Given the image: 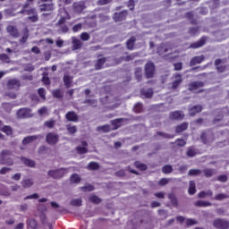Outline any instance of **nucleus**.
I'll return each instance as SVG.
<instances>
[{
	"instance_id": "nucleus-1",
	"label": "nucleus",
	"mask_w": 229,
	"mask_h": 229,
	"mask_svg": "<svg viewBox=\"0 0 229 229\" xmlns=\"http://www.w3.org/2000/svg\"><path fill=\"white\" fill-rule=\"evenodd\" d=\"M13 151L11 149H2L0 151V164L2 165H13Z\"/></svg>"
},
{
	"instance_id": "nucleus-2",
	"label": "nucleus",
	"mask_w": 229,
	"mask_h": 229,
	"mask_svg": "<svg viewBox=\"0 0 229 229\" xmlns=\"http://www.w3.org/2000/svg\"><path fill=\"white\" fill-rule=\"evenodd\" d=\"M68 170L66 168L51 169L47 172L48 178L53 180H60L67 174Z\"/></svg>"
},
{
	"instance_id": "nucleus-3",
	"label": "nucleus",
	"mask_w": 229,
	"mask_h": 229,
	"mask_svg": "<svg viewBox=\"0 0 229 229\" xmlns=\"http://www.w3.org/2000/svg\"><path fill=\"white\" fill-rule=\"evenodd\" d=\"M58 140H60V136L56 132H48L46 137V141L47 144H50L51 146H55V144H58Z\"/></svg>"
},
{
	"instance_id": "nucleus-4",
	"label": "nucleus",
	"mask_w": 229,
	"mask_h": 229,
	"mask_svg": "<svg viewBox=\"0 0 229 229\" xmlns=\"http://www.w3.org/2000/svg\"><path fill=\"white\" fill-rule=\"evenodd\" d=\"M145 76L148 79H151L155 76V64L148 62L145 64Z\"/></svg>"
},
{
	"instance_id": "nucleus-5",
	"label": "nucleus",
	"mask_w": 229,
	"mask_h": 229,
	"mask_svg": "<svg viewBox=\"0 0 229 229\" xmlns=\"http://www.w3.org/2000/svg\"><path fill=\"white\" fill-rule=\"evenodd\" d=\"M213 226L218 229H228L229 228V222L223 219H216L213 222Z\"/></svg>"
},
{
	"instance_id": "nucleus-6",
	"label": "nucleus",
	"mask_w": 229,
	"mask_h": 229,
	"mask_svg": "<svg viewBox=\"0 0 229 229\" xmlns=\"http://www.w3.org/2000/svg\"><path fill=\"white\" fill-rule=\"evenodd\" d=\"M17 116L19 119H28V117H31V109L30 108H21L17 111Z\"/></svg>"
},
{
	"instance_id": "nucleus-7",
	"label": "nucleus",
	"mask_w": 229,
	"mask_h": 229,
	"mask_svg": "<svg viewBox=\"0 0 229 229\" xmlns=\"http://www.w3.org/2000/svg\"><path fill=\"white\" fill-rule=\"evenodd\" d=\"M182 81L183 80L182 79V76L180 74L174 75V81H172V83H170V89H172V90H176V89H178V87L182 85Z\"/></svg>"
},
{
	"instance_id": "nucleus-8",
	"label": "nucleus",
	"mask_w": 229,
	"mask_h": 229,
	"mask_svg": "<svg viewBox=\"0 0 229 229\" xmlns=\"http://www.w3.org/2000/svg\"><path fill=\"white\" fill-rule=\"evenodd\" d=\"M19 87H21V81L17 79H11L7 82V88L9 90H19Z\"/></svg>"
},
{
	"instance_id": "nucleus-9",
	"label": "nucleus",
	"mask_w": 229,
	"mask_h": 229,
	"mask_svg": "<svg viewBox=\"0 0 229 229\" xmlns=\"http://www.w3.org/2000/svg\"><path fill=\"white\" fill-rule=\"evenodd\" d=\"M127 16H128V11L123 10L120 13H114L113 19L114 22H121V21H124V19H126Z\"/></svg>"
},
{
	"instance_id": "nucleus-10",
	"label": "nucleus",
	"mask_w": 229,
	"mask_h": 229,
	"mask_svg": "<svg viewBox=\"0 0 229 229\" xmlns=\"http://www.w3.org/2000/svg\"><path fill=\"white\" fill-rule=\"evenodd\" d=\"M201 87H205V82L201 81H193L188 85V90L192 92L194 90H198V89H201Z\"/></svg>"
},
{
	"instance_id": "nucleus-11",
	"label": "nucleus",
	"mask_w": 229,
	"mask_h": 229,
	"mask_svg": "<svg viewBox=\"0 0 229 229\" xmlns=\"http://www.w3.org/2000/svg\"><path fill=\"white\" fill-rule=\"evenodd\" d=\"M83 47V42L78 39L76 37L72 38V51H78Z\"/></svg>"
},
{
	"instance_id": "nucleus-12",
	"label": "nucleus",
	"mask_w": 229,
	"mask_h": 229,
	"mask_svg": "<svg viewBox=\"0 0 229 229\" xmlns=\"http://www.w3.org/2000/svg\"><path fill=\"white\" fill-rule=\"evenodd\" d=\"M200 139L204 144H210V142H214V134L210 132H203Z\"/></svg>"
},
{
	"instance_id": "nucleus-13",
	"label": "nucleus",
	"mask_w": 229,
	"mask_h": 229,
	"mask_svg": "<svg viewBox=\"0 0 229 229\" xmlns=\"http://www.w3.org/2000/svg\"><path fill=\"white\" fill-rule=\"evenodd\" d=\"M6 31L11 35V37H13V38H19L21 36V34H19V30L13 25L7 26Z\"/></svg>"
},
{
	"instance_id": "nucleus-14",
	"label": "nucleus",
	"mask_w": 229,
	"mask_h": 229,
	"mask_svg": "<svg viewBox=\"0 0 229 229\" xmlns=\"http://www.w3.org/2000/svg\"><path fill=\"white\" fill-rule=\"evenodd\" d=\"M185 117V114H183V112L181 111H174L170 113V119L173 121H182Z\"/></svg>"
},
{
	"instance_id": "nucleus-15",
	"label": "nucleus",
	"mask_w": 229,
	"mask_h": 229,
	"mask_svg": "<svg viewBox=\"0 0 229 229\" xmlns=\"http://www.w3.org/2000/svg\"><path fill=\"white\" fill-rule=\"evenodd\" d=\"M37 139H42V135H32V136L25 137L22 140V144L23 146H28V144H30V142H35Z\"/></svg>"
},
{
	"instance_id": "nucleus-16",
	"label": "nucleus",
	"mask_w": 229,
	"mask_h": 229,
	"mask_svg": "<svg viewBox=\"0 0 229 229\" xmlns=\"http://www.w3.org/2000/svg\"><path fill=\"white\" fill-rule=\"evenodd\" d=\"M21 183L23 189H30V187H33V185H35V181H33V179L31 178H24L21 180Z\"/></svg>"
},
{
	"instance_id": "nucleus-17",
	"label": "nucleus",
	"mask_w": 229,
	"mask_h": 229,
	"mask_svg": "<svg viewBox=\"0 0 229 229\" xmlns=\"http://www.w3.org/2000/svg\"><path fill=\"white\" fill-rule=\"evenodd\" d=\"M65 119H67L68 121L72 122V123H78L80 116H78V114H76L74 113V111H69L66 114H65Z\"/></svg>"
},
{
	"instance_id": "nucleus-18",
	"label": "nucleus",
	"mask_w": 229,
	"mask_h": 229,
	"mask_svg": "<svg viewBox=\"0 0 229 229\" xmlns=\"http://www.w3.org/2000/svg\"><path fill=\"white\" fill-rule=\"evenodd\" d=\"M87 8L85 6V3L83 2H76L73 4V10L76 13H81L83 10Z\"/></svg>"
},
{
	"instance_id": "nucleus-19",
	"label": "nucleus",
	"mask_w": 229,
	"mask_h": 229,
	"mask_svg": "<svg viewBox=\"0 0 229 229\" xmlns=\"http://www.w3.org/2000/svg\"><path fill=\"white\" fill-rule=\"evenodd\" d=\"M204 61H205V55L194 56L193 58H191L190 62V65L191 67H192L194 65H198V64H201Z\"/></svg>"
},
{
	"instance_id": "nucleus-20",
	"label": "nucleus",
	"mask_w": 229,
	"mask_h": 229,
	"mask_svg": "<svg viewBox=\"0 0 229 229\" xmlns=\"http://www.w3.org/2000/svg\"><path fill=\"white\" fill-rule=\"evenodd\" d=\"M72 80L73 77L68 74H64V78H63V81L64 83V87H66V89H71V87L72 86Z\"/></svg>"
},
{
	"instance_id": "nucleus-21",
	"label": "nucleus",
	"mask_w": 229,
	"mask_h": 229,
	"mask_svg": "<svg viewBox=\"0 0 229 229\" xmlns=\"http://www.w3.org/2000/svg\"><path fill=\"white\" fill-rule=\"evenodd\" d=\"M207 44V39L205 38H201L199 40H198L195 43H192L190 47L191 49H198V47H203Z\"/></svg>"
},
{
	"instance_id": "nucleus-22",
	"label": "nucleus",
	"mask_w": 229,
	"mask_h": 229,
	"mask_svg": "<svg viewBox=\"0 0 229 229\" xmlns=\"http://www.w3.org/2000/svg\"><path fill=\"white\" fill-rule=\"evenodd\" d=\"M87 146H89V144L87 143V141H82L81 142V146H78L76 148L77 152L80 155H85V153H87L89 151V149L87 148Z\"/></svg>"
},
{
	"instance_id": "nucleus-23",
	"label": "nucleus",
	"mask_w": 229,
	"mask_h": 229,
	"mask_svg": "<svg viewBox=\"0 0 229 229\" xmlns=\"http://www.w3.org/2000/svg\"><path fill=\"white\" fill-rule=\"evenodd\" d=\"M201 110H203V107L201 106V105H197L190 108L189 114L191 117H194V115H196V114H199Z\"/></svg>"
},
{
	"instance_id": "nucleus-24",
	"label": "nucleus",
	"mask_w": 229,
	"mask_h": 229,
	"mask_svg": "<svg viewBox=\"0 0 229 229\" xmlns=\"http://www.w3.org/2000/svg\"><path fill=\"white\" fill-rule=\"evenodd\" d=\"M106 64V57L98 58L97 63L95 64L96 71H101L103 69V65Z\"/></svg>"
},
{
	"instance_id": "nucleus-25",
	"label": "nucleus",
	"mask_w": 229,
	"mask_h": 229,
	"mask_svg": "<svg viewBox=\"0 0 229 229\" xmlns=\"http://www.w3.org/2000/svg\"><path fill=\"white\" fill-rule=\"evenodd\" d=\"M206 178H212L215 174H217V171L212 168H206L202 171Z\"/></svg>"
},
{
	"instance_id": "nucleus-26",
	"label": "nucleus",
	"mask_w": 229,
	"mask_h": 229,
	"mask_svg": "<svg viewBox=\"0 0 229 229\" xmlns=\"http://www.w3.org/2000/svg\"><path fill=\"white\" fill-rule=\"evenodd\" d=\"M55 5L53 4H39L40 12H53Z\"/></svg>"
},
{
	"instance_id": "nucleus-27",
	"label": "nucleus",
	"mask_w": 229,
	"mask_h": 229,
	"mask_svg": "<svg viewBox=\"0 0 229 229\" xmlns=\"http://www.w3.org/2000/svg\"><path fill=\"white\" fill-rule=\"evenodd\" d=\"M139 56V53H132L127 56H121L120 62H131L134 58H137Z\"/></svg>"
},
{
	"instance_id": "nucleus-28",
	"label": "nucleus",
	"mask_w": 229,
	"mask_h": 229,
	"mask_svg": "<svg viewBox=\"0 0 229 229\" xmlns=\"http://www.w3.org/2000/svg\"><path fill=\"white\" fill-rule=\"evenodd\" d=\"M0 196H12V192H10V190H8L6 185L0 184Z\"/></svg>"
},
{
	"instance_id": "nucleus-29",
	"label": "nucleus",
	"mask_w": 229,
	"mask_h": 229,
	"mask_svg": "<svg viewBox=\"0 0 229 229\" xmlns=\"http://www.w3.org/2000/svg\"><path fill=\"white\" fill-rule=\"evenodd\" d=\"M137 41V38L135 37H131L130 39L126 42V47L129 49V51H133V47H135V42Z\"/></svg>"
},
{
	"instance_id": "nucleus-30",
	"label": "nucleus",
	"mask_w": 229,
	"mask_h": 229,
	"mask_svg": "<svg viewBox=\"0 0 229 229\" xmlns=\"http://www.w3.org/2000/svg\"><path fill=\"white\" fill-rule=\"evenodd\" d=\"M124 121H125L124 118H117V119L112 120L111 124L114 126V130H117L121 128V124L122 123H124Z\"/></svg>"
},
{
	"instance_id": "nucleus-31",
	"label": "nucleus",
	"mask_w": 229,
	"mask_h": 229,
	"mask_svg": "<svg viewBox=\"0 0 229 229\" xmlns=\"http://www.w3.org/2000/svg\"><path fill=\"white\" fill-rule=\"evenodd\" d=\"M20 160L28 167H35V161L31 160V159H28L25 157H21Z\"/></svg>"
},
{
	"instance_id": "nucleus-32",
	"label": "nucleus",
	"mask_w": 229,
	"mask_h": 229,
	"mask_svg": "<svg viewBox=\"0 0 229 229\" xmlns=\"http://www.w3.org/2000/svg\"><path fill=\"white\" fill-rule=\"evenodd\" d=\"M188 192L191 196H194V194H196V182L194 181L189 182Z\"/></svg>"
},
{
	"instance_id": "nucleus-33",
	"label": "nucleus",
	"mask_w": 229,
	"mask_h": 229,
	"mask_svg": "<svg viewBox=\"0 0 229 229\" xmlns=\"http://www.w3.org/2000/svg\"><path fill=\"white\" fill-rule=\"evenodd\" d=\"M97 131H102L103 133H108L112 131V127L108 124L97 127Z\"/></svg>"
},
{
	"instance_id": "nucleus-34",
	"label": "nucleus",
	"mask_w": 229,
	"mask_h": 229,
	"mask_svg": "<svg viewBox=\"0 0 229 229\" xmlns=\"http://www.w3.org/2000/svg\"><path fill=\"white\" fill-rule=\"evenodd\" d=\"M187 128H189V123H182V124L176 126L175 131L176 133H182V131H185Z\"/></svg>"
},
{
	"instance_id": "nucleus-35",
	"label": "nucleus",
	"mask_w": 229,
	"mask_h": 229,
	"mask_svg": "<svg viewBox=\"0 0 229 229\" xmlns=\"http://www.w3.org/2000/svg\"><path fill=\"white\" fill-rule=\"evenodd\" d=\"M87 169H89V171H98V169H99V163H98V162H90L88 165Z\"/></svg>"
},
{
	"instance_id": "nucleus-36",
	"label": "nucleus",
	"mask_w": 229,
	"mask_h": 229,
	"mask_svg": "<svg viewBox=\"0 0 229 229\" xmlns=\"http://www.w3.org/2000/svg\"><path fill=\"white\" fill-rule=\"evenodd\" d=\"M83 105H88L89 106H92V108H96L98 106L97 99H85L83 101Z\"/></svg>"
},
{
	"instance_id": "nucleus-37",
	"label": "nucleus",
	"mask_w": 229,
	"mask_h": 229,
	"mask_svg": "<svg viewBox=\"0 0 229 229\" xmlns=\"http://www.w3.org/2000/svg\"><path fill=\"white\" fill-rule=\"evenodd\" d=\"M71 183H80L81 182V177L78 174H73L70 177Z\"/></svg>"
},
{
	"instance_id": "nucleus-38",
	"label": "nucleus",
	"mask_w": 229,
	"mask_h": 229,
	"mask_svg": "<svg viewBox=\"0 0 229 229\" xmlns=\"http://www.w3.org/2000/svg\"><path fill=\"white\" fill-rule=\"evenodd\" d=\"M195 207H212V203L205 200H198L194 202Z\"/></svg>"
},
{
	"instance_id": "nucleus-39",
	"label": "nucleus",
	"mask_w": 229,
	"mask_h": 229,
	"mask_svg": "<svg viewBox=\"0 0 229 229\" xmlns=\"http://www.w3.org/2000/svg\"><path fill=\"white\" fill-rule=\"evenodd\" d=\"M52 95L56 99H62V98H64V92L62 91V89L53 90L52 91Z\"/></svg>"
},
{
	"instance_id": "nucleus-40",
	"label": "nucleus",
	"mask_w": 229,
	"mask_h": 229,
	"mask_svg": "<svg viewBox=\"0 0 229 229\" xmlns=\"http://www.w3.org/2000/svg\"><path fill=\"white\" fill-rule=\"evenodd\" d=\"M0 130L1 131H3L4 133H6L7 135L13 134V131L12 130V127L9 125H4V127H1Z\"/></svg>"
},
{
	"instance_id": "nucleus-41",
	"label": "nucleus",
	"mask_w": 229,
	"mask_h": 229,
	"mask_svg": "<svg viewBox=\"0 0 229 229\" xmlns=\"http://www.w3.org/2000/svg\"><path fill=\"white\" fill-rule=\"evenodd\" d=\"M141 95L145 96V98H153V89H141Z\"/></svg>"
},
{
	"instance_id": "nucleus-42",
	"label": "nucleus",
	"mask_w": 229,
	"mask_h": 229,
	"mask_svg": "<svg viewBox=\"0 0 229 229\" xmlns=\"http://www.w3.org/2000/svg\"><path fill=\"white\" fill-rule=\"evenodd\" d=\"M55 124H56V121L53 120V119H50L48 121H46L44 123V126L46 128H49L50 130H52V128H55Z\"/></svg>"
},
{
	"instance_id": "nucleus-43",
	"label": "nucleus",
	"mask_w": 229,
	"mask_h": 229,
	"mask_svg": "<svg viewBox=\"0 0 229 229\" xmlns=\"http://www.w3.org/2000/svg\"><path fill=\"white\" fill-rule=\"evenodd\" d=\"M162 173H164V174H171V173H173V165H166L163 166Z\"/></svg>"
},
{
	"instance_id": "nucleus-44",
	"label": "nucleus",
	"mask_w": 229,
	"mask_h": 229,
	"mask_svg": "<svg viewBox=\"0 0 229 229\" xmlns=\"http://www.w3.org/2000/svg\"><path fill=\"white\" fill-rule=\"evenodd\" d=\"M66 130L67 131H69L71 135H74V133L78 131V128L75 125H71V124L66 125Z\"/></svg>"
},
{
	"instance_id": "nucleus-45",
	"label": "nucleus",
	"mask_w": 229,
	"mask_h": 229,
	"mask_svg": "<svg viewBox=\"0 0 229 229\" xmlns=\"http://www.w3.org/2000/svg\"><path fill=\"white\" fill-rule=\"evenodd\" d=\"M207 196L212 197L214 196V192H212L210 190H208L207 191H200L199 193V198H207Z\"/></svg>"
},
{
	"instance_id": "nucleus-46",
	"label": "nucleus",
	"mask_w": 229,
	"mask_h": 229,
	"mask_svg": "<svg viewBox=\"0 0 229 229\" xmlns=\"http://www.w3.org/2000/svg\"><path fill=\"white\" fill-rule=\"evenodd\" d=\"M135 77L138 81H141L142 80V68L135 69Z\"/></svg>"
},
{
	"instance_id": "nucleus-47",
	"label": "nucleus",
	"mask_w": 229,
	"mask_h": 229,
	"mask_svg": "<svg viewBox=\"0 0 229 229\" xmlns=\"http://www.w3.org/2000/svg\"><path fill=\"white\" fill-rule=\"evenodd\" d=\"M167 51H168L167 45L165 44L160 45L157 47V53H159V55H164V53H167Z\"/></svg>"
},
{
	"instance_id": "nucleus-48",
	"label": "nucleus",
	"mask_w": 229,
	"mask_h": 229,
	"mask_svg": "<svg viewBox=\"0 0 229 229\" xmlns=\"http://www.w3.org/2000/svg\"><path fill=\"white\" fill-rule=\"evenodd\" d=\"M27 225L31 229H37V221L33 218L28 219Z\"/></svg>"
},
{
	"instance_id": "nucleus-49",
	"label": "nucleus",
	"mask_w": 229,
	"mask_h": 229,
	"mask_svg": "<svg viewBox=\"0 0 229 229\" xmlns=\"http://www.w3.org/2000/svg\"><path fill=\"white\" fill-rule=\"evenodd\" d=\"M168 198L171 200V203L172 205H174V207H178V199H176V196H174V194H169Z\"/></svg>"
},
{
	"instance_id": "nucleus-50",
	"label": "nucleus",
	"mask_w": 229,
	"mask_h": 229,
	"mask_svg": "<svg viewBox=\"0 0 229 229\" xmlns=\"http://www.w3.org/2000/svg\"><path fill=\"white\" fill-rule=\"evenodd\" d=\"M135 167H137V169H140V171H146V169H148V165H146L145 164H142L139 161L134 163Z\"/></svg>"
},
{
	"instance_id": "nucleus-51",
	"label": "nucleus",
	"mask_w": 229,
	"mask_h": 229,
	"mask_svg": "<svg viewBox=\"0 0 229 229\" xmlns=\"http://www.w3.org/2000/svg\"><path fill=\"white\" fill-rule=\"evenodd\" d=\"M186 155L187 157H196L197 152L194 147H190L186 152Z\"/></svg>"
},
{
	"instance_id": "nucleus-52",
	"label": "nucleus",
	"mask_w": 229,
	"mask_h": 229,
	"mask_svg": "<svg viewBox=\"0 0 229 229\" xmlns=\"http://www.w3.org/2000/svg\"><path fill=\"white\" fill-rule=\"evenodd\" d=\"M189 176H199L201 174V170L199 169H191L188 173Z\"/></svg>"
},
{
	"instance_id": "nucleus-53",
	"label": "nucleus",
	"mask_w": 229,
	"mask_h": 229,
	"mask_svg": "<svg viewBox=\"0 0 229 229\" xmlns=\"http://www.w3.org/2000/svg\"><path fill=\"white\" fill-rule=\"evenodd\" d=\"M227 198H228V195L225 193H220L215 196L214 199H216V201H223V199H226Z\"/></svg>"
},
{
	"instance_id": "nucleus-54",
	"label": "nucleus",
	"mask_w": 229,
	"mask_h": 229,
	"mask_svg": "<svg viewBox=\"0 0 229 229\" xmlns=\"http://www.w3.org/2000/svg\"><path fill=\"white\" fill-rule=\"evenodd\" d=\"M0 60L5 64H10V56L6 54H0Z\"/></svg>"
},
{
	"instance_id": "nucleus-55",
	"label": "nucleus",
	"mask_w": 229,
	"mask_h": 229,
	"mask_svg": "<svg viewBox=\"0 0 229 229\" xmlns=\"http://www.w3.org/2000/svg\"><path fill=\"white\" fill-rule=\"evenodd\" d=\"M81 190L83 191V192H90L94 191V186L88 184L86 186L81 187Z\"/></svg>"
},
{
	"instance_id": "nucleus-56",
	"label": "nucleus",
	"mask_w": 229,
	"mask_h": 229,
	"mask_svg": "<svg viewBox=\"0 0 229 229\" xmlns=\"http://www.w3.org/2000/svg\"><path fill=\"white\" fill-rule=\"evenodd\" d=\"M35 3V0H26L25 3L22 4L23 8H31L33 6V4Z\"/></svg>"
},
{
	"instance_id": "nucleus-57",
	"label": "nucleus",
	"mask_w": 229,
	"mask_h": 229,
	"mask_svg": "<svg viewBox=\"0 0 229 229\" xmlns=\"http://www.w3.org/2000/svg\"><path fill=\"white\" fill-rule=\"evenodd\" d=\"M194 225H198V222L196 219L188 218L186 219V225L187 226H194Z\"/></svg>"
},
{
	"instance_id": "nucleus-58",
	"label": "nucleus",
	"mask_w": 229,
	"mask_h": 229,
	"mask_svg": "<svg viewBox=\"0 0 229 229\" xmlns=\"http://www.w3.org/2000/svg\"><path fill=\"white\" fill-rule=\"evenodd\" d=\"M72 207H81V199H75L71 201Z\"/></svg>"
},
{
	"instance_id": "nucleus-59",
	"label": "nucleus",
	"mask_w": 229,
	"mask_h": 229,
	"mask_svg": "<svg viewBox=\"0 0 229 229\" xmlns=\"http://www.w3.org/2000/svg\"><path fill=\"white\" fill-rule=\"evenodd\" d=\"M81 39H82L84 42H87V40H90V35L87 32H82L81 34Z\"/></svg>"
},
{
	"instance_id": "nucleus-60",
	"label": "nucleus",
	"mask_w": 229,
	"mask_h": 229,
	"mask_svg": "<svg viewBox=\"0 0 229 229\" xmlns=\"http://www.w3.org/2000/svg\"><path fill=\"white\" fill-rule=\"evenodd\" d=\"M37 13V8L35 7H29L27 9V15H36Z\"/></svg>"
},
{
	"instance_id": "nucleus-61",
	"label": "nucleus",
	"mask_w": 229,
	"mask_h": 229,
	"mask_svg": "<svg viewBox=\"0 0 229 229\" xmlns=\"http://www.w3.org/2000/svg\"><path fill=\"white\" fill-rule=\"evenodd\" d=\"M170 179L167 178H162L158 181V185H160L161 187H164V185H167V183H169Z\"/></svg>"
},
{
	"instance_id": "nucleus-62",
	"label": "nucleus",
	"mask_w": 229,
	"mask_h": 229,
	"mask_svg": "<svg viewBox=\"0 0 229 229\" xmlns=\"http://www.w3.org/2000/svg\"><path fill=\"white\" fill-rule=\"evenodd\" d=\"M38 94L40 96L41 99H46V89L43 88H40L38 89Z\"/></svg>"
},
{
	"instance_id": "nucleus-63",
	"label": "nucleus",
	"mask_w": 229,
	"mask_h": 229,
	"mask_svg": "<svg viewBox=\"0 0 229 229\" xmlns=\"http://www.w3.org/2000/svg\"><path fill=\"white\" fill-rule=\"evenodd\" d=\"M89 200L92 201V203L99 204L101 201V199H99L98 196L93 195L89 198Z\"/></svg>"
},
{
	"instance_id": "nucleus-64",
	"label": "nucleus",
	"mask_w": 229,
	"mask_h": 229,
	"mask_svg": "<svg viewBox=\"0 0 229 229\" xmlns=\"http://www.w3.org/2000/svg\"><path fill=\"white\" fill-rule=\"evenodd\" d=\"M190 35H198L199 33V28H191L189 30Z\"/></svg>"
}]
</instances>
